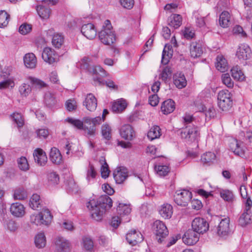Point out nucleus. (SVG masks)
<instances>
[{"label":"nucleus","instance_id":"nucleus-1","mask_svg":"<svg viewBox=\"0 0 252 252\" xmlns=\"http://www.w3.org/2000/svg\"><path fill=\"white\" fill-rule=\"evenodd\" d=\"M112 200L107 195H102L97 200L93 199L87 203L92 218L96 220H101L107 209L112 206Z\"/></svg>","mask_w":252,"mask_h":252},{"label":"nucleus","instance_id":"nucleus-2","mask_svg":"<svg viewBox=\"0 0 252 252\" xmlns=\"http://www.w3.org/2000/svg\"><path fill=\"white\" fill-rule=\"evenodd\" d=\"M53 220V216L47 208H43L38 213L32 214L30 217V221L36 225H44L48 226Z\"/></svg>","mask_w":252,"mask_h":252},{"label":"nucleus","instance_id":"nucleus-3","mask_svg":"<svg viewBox=\"0 0 252 252\" xmlns=\"http://www.w3.org/2000/svg\"><path fill=\"white\" fill-rule=\"evenodd\" d=\"M112 28L110 21L106 20L102 30L98 33L99 38L104 44L109 45L113 44L116 40L115 35Z\"/></svg>","mask_w":252,"mask_h":252},{"label":"nucleus","instance_id":"nucleus-4","mask_svg":"<svg viewBox=\"0 0 252 252\" xmlns=\"http://www.w3.org/2000/svg\"><path fill=\"white\" fill-rule=\"evenodd\" d=\"M218 106L222 111H226L232 106V99L230 93L227 90H221L218 94Z\"/></svg>","mask_w":252,"mask_h":252},{"label":"nucleus","instance_id":"nucleus-5","mask_svg":"<svg viewBox=\"0 0 252 252\" xmlns=\"http://www.w3.org/2000/svg\"><path fill=\"white\" fill-rule=\"evenodd\" d=\"M83 121L85 123V133L89 136H94L96 131L95 126L99 125L104 120L100 117L94 118L86 117L83 118Z\"/></svg>","mask_w":252,"mask_h":252},{"label":"nucleus","instance_id":"nucleus-6","mask_svg":"<svg viewBox=\"0 0 252 252\" xmlns=\"http://www.w3.org/2000/svg\"><path fill=\"white\" fill-rule=\"evenodd\" d=\"M192 193L188 190L181 189L176 190L174 195L175 202L178 205L186 206L191 200Z\"/></svg>","mask_w":252,"mask_h":252},{"label":"nucleus","instance_id":"nucleus-7","mask_svg":"<svg viewBox=\"0 0 252 252\" xmlns=\"http://www.w3.org/2000/svg\"><path fill=\"white\" fill-rule=\"evenodd\" d=\"M153 229L158 242L159 243H162L164 239L168 235V231L165 224L162 221L157 220L153 224Z\"/></svg>","mask_w":252,"mask_h":252},{"label":"nucleus","instance_id":"nucleus-8","mask_svg":"<svg viewBox=\"0 0 252 252\" xmlns=\"http://www.w3.org/2000/svg\"><path fill=\"white\" fill-rule=\"evenodd\" d=\"M231 233L230 219L228 217L222 219L217 228V234L220 237L225 238Z\"/></svg>","mask_w":252,"mask_h":252},{"label":"nucleus","instance_id":"nucleus-9","mask_svg":"<svg viewBox=\"0 0 252 252\" xmlns=\"http://www.w3.org/2000/svg\"><path fill=\"white\" fill-rule=\"evenodd\" d=\"M197 127L194 126H189L183 128L181 131V135L182 138L188 141H194L199 137Z\"/></svg>","mask_w":252,"mask_h":252},{"label":"nucleus","instance_id":"nucleus-10","mask_svg":"<svg viewBox=\"0 0 252 252\" xmlns=\"http://www.w3.org/2000/svg\"><path fill=\"white\" fill-rule=\"evenodd\" d=\"M192 229L195 232L200 233H203L209 229L208 223L203 219L200 218H195L191 224Z\"/></svg>","mask_w":252,"mask_h":252},{"label":"nucleus","instance_id":"nucleus-11","mask_svg":"<svg viewBox=\"0 0 252 252\" xmlns=\"http://www.w3.org/2000/svg\"><path fill=\"white\" fill-rule=\"evenodd\" d=\"M55 244L56 252H69L70 244L64 238L62 237H57Z\"/></svg>","mask_w":252,"mask_h":252},{"label":"nucleus","instance_id":"nucleus-12","mask_svg":"<svg viewBox=\"0 0 252 252\" xmlns=\"http://www.w3.org/2000/svg\"><path fill=\"white\" fill-rule=\"evenodd\" d=\"M199 235L194 230L189 229L184 234L182 239L183 242L187 245H193L199 240Z\"/></svg>","mask_w":252,"mask_h":252},{"label":"nucleus","instance_id":"nucleus-13","mask_svg":"<svg viewBox=\"0 0 252 252\" xmlns=\"http://www.w3.org/2000/svg\"><path fill=\"white\" fill-rule=\"evenodd\" d=\"M42 58L43 60L49 64L57 62L58 60V56L54 49L50 47H46L43 49Z\"/></svg>","mask_w":252,"mask_h":252},{"label":"nucleus","instance_id":"nucleus-14","mask_svg":"<svg viewBox=\"0 0 252 252\" xmlns=\"http://www.w3.org/2000/svg\"><path fill=\"white\" fill-rule=\"evenodd\" d=\"M126 240L130 245L135 246L138 243L141 242L143 238L140 232L136 230H133L126 234Z\"/></svg>","mask_w":252,"mask_h":252},{"label":"nucleus","instance_id":"nucleus-15","mask_svg":"<svg viewBox=\"0 0 252 252\" xmlns=\"http://www.w3.org/2000/svg\"><path fill=\"white\" fill-rule=\"evenodd\" d=\"M81 32L86 38L89 39L94 38L97 34L96 29L94 25L91 23L83 25L81 28Z\"/></svg>","mask_w":252,"mask_h":252},{"label":"nucleus","instance_id":"nucleus-16","mask_svg":"<svg viewBox=\"0 0 252 252\" xmlns=\"http://www.w3.org/2000/svg\"><path fill=\"white\" fill-rule=\"evenodd\" d=\"M83 105L90 111H94L97 107V100L94 95L90 93L87 95Z\"/></svg>","mask_w":252,"mask_h":252},{"label":"nucleus","instance_id":"nucleus-17","mask_svg":"<svg viewBox=\"0 0 252 252\" xmlns=\"http://www.w3.org/2000/svg\"><path fill=\"white\" fill-rule=\"evenodd\" d=\"M203 52L202 44L199 42H192L190 45V54L192 58H197Z\"/></svg>","mask_w":252,"mask_h":252},{"label":"nucleus","instance_id":"nucleus-18","mask_svg":"<svg viewBox=\"0 0 252 252\" xmlns=\"http://www.w3.org/2000/svg\"><path fill=\"white\" fill-rule=\"evenodd\" d=\"M113 176L117 184H121L128 177V172L126 168L119 167L114 172Z\"/></svg>","mask_w":252,"mask_h":252},{"label":"nucleus","instance_id":"nucleus-19","mask_svg":"<svg viewBox=\"0 0 252 252\" xmlns=\"http://www.w3.org/2000/svg\"><path fill=\"white\" fill-rule=\"evenodd\" d=\"M121 137L127 140H131L134 136V131L129 125L123 126L120 130Z\"/></svg>","mask_w":252,"mask_h":252},{"label":"nucleus","instance_id":"nucleus-20","mask_svg":"<svg viewBox=\"0 0 252 252\" xmlns=\"http://www.w3.org/2000/svg\"><path fill=\"white\" fill-rule=\"evenodd\" d=\"M44 102L47 107L52 108L57 106L58 100L55 94L50 92H47L44 95Z\"/></svg>","mask_w":252,"mask_h":252},{"label":"nucleus","instance_id":"nucleus-21","mask_svg":"<svg viewBox=\"0 0 252 252\" xmlns=\"http://www.w3.org/2000/svg\"><path fill=\"white\" fill-rule=\"evenodd\" d=\"M251 53V49L249 46L245 44H241L236 52V56L240 60H247Z\"/></svg>","mask_w":252,"mask_h":252},{"label":"nucleus","instance_id":"nucleus-22","mask_svg":"<svg viewBox=\"0 0 252 252\" xmlns=\"http://www.w3.org/2000/svg\"><path fill=\"white\" fill-rule=\"evenodd\" d=\"M34 160L41 166L44 165L47 161L46 153L41 149L34 150L33 154Z\"/></svg>","mask_w":252,"mask_h":252},{"label":"nucleus","instance_id":"nucleus-23","mask_svg":"<svg viewBox=\"0 0 252 252\" xmlns=\"http://www.w3.org/2000/svg\"><path fill=\"white\" fill-rule=\"evenodd\" d=\"M230 147L233 153L240 157L244 156L246 148L243 146L242 143H239L236 140H234L233 142L230 143Z\"/></svg>","mask_w":252,"mask_h":252},{"label":"nucleus","instance_id":"nucleus-24","mask_svg":"<svg viewBox=\"0 0 252 252\" xmlns=\"http://www.w3.org/2000/svg\"><path fill=\"white\" fill-rule=\"evenodd\" d=\"M23 60L24 64L27 68L32 69L36 66L37 59L35 55L32 53L26 54Z\"/></svg>","mask_w":252,"mask_h":252},{"label":"nucleus","instance_id":"nucleus-25","mask_svg":"<svg viewBox=\"0 0 252 252\" xmlns=\"http://www.w3.org/2000/svg\"><path fill=\"white\" fill-rule=\"evenodd\" d=\"M10 212L16 217H22L25 213V207L20 203H13L10 207Z\"/></svg>","mask_w":252,"mask_h":252},{"label":"nucleus","instance_id":"nucleus-26","mask_svg":"<svg viewBox=\"0 0 252 252\" xmlns=\"http://www.w3.org/2000/svg\"><path fill=\"white\" fill-rule=\"evenodd\" d=\"M232 23L231 17L230 13L226 11L221 12L220 15L219 24L223 28L228 27Z\"/></svg>","mask_w":252,"mask_h":252},{"label":"nucleus","instance_id":"nucleus-27","mask_svg":"<svg viewBox=\"0 0 252 252\" xmlns=\"http://www.w3.org/2000/svg\"><path fill=\"white\" fill-rule=\"evenodd\" d=\"M175 108L174 101L171 99H169L162 102L161 111L164 114L167 115L173 112Z\"/></svg>","mask_w":252,"mask_h":252},{"label":"nucleus","instance_id":"nucleus-28","mask_svg":"<svg viewBox=\"0 0 252 252\" xmlns=\"http://www.w3.org/2000/svg\"><path fill=\"white\" fill-rule=\"evenodd\" d=\"M216 68L220 72H224L227 71L228 65L226 59L222 55H219L216 58Z\"/></svg>","mask_w":252,"mask_h":252},{"label":"nucleus","instance_id":"nucleus-29","mask_svg":"<svg viewBox=\"0 0 252 252\" xmlns=\"http://www.w3.org/2000/svg\"><path fill=\"white\" fill-rule=\"evenodd\" d=\"M49 158L51 161L55 164H59L62 161V156L60 151L55 147L51 149Z\"/></svg>","mask_w":252,"mask_h":252},{"label":"nucleus","instance_id":"nucleus-30","mask_svg":"<svg viewBox=\"0 0 252 252\" xmlns=\"http://www.w3.org/2000/svg\"><path fill=\"white\" fill-rule=\"evenodd\" d=\"M159 212L161 216L164 219H169L173 214L172 206L168 204H163L160 207Z\"/></svg>","mask_w":252,"mask_h":252},{"label":"nucleus","instance_id":"nucleus-31","mask_svg":"<svg viewBox=\"0 0 252 252\" xmlns=\"http://www.w3.org/2000/svg\"><path fill=\"white\" fill-rule=\"evenodd\" d=\"M182 18L179 14H172L168 19V25L174 29L178 28L181 25Z\"/></svg>","mask_w":252,"mask_h":252},{"label":"nucleus","instance_id":"nucleus-32","mask_svg":"<svg viewBox=\"0 0 252 252\" xmlns=\"http://www.w3.org/2000/svg\"><path fill=\"white\" fill-rule=\"evenodd\" d=\"M175 85L179 89H182L187 85V81L183 74L176 73L173 76Z\"/></svg>","mask_w":252,"mask_h":252},{"label":"nucleus","instance_id":"nucleus-33","mask_svg":"<svg viewBox=\"0 0 252 252\" xmlns=\"http://www.w3.org/2000/svg\"><path fill=\"white\" fill-rule=\"evenodd\" d=\"M42 200L40 196L36 193L33 194L30 198L29 205L33 210H37L42 206Z\"/></svg>","mask_w":252,"mask_h":252},{"label":"nucleus","instance_id":"nucleus-34","mask_svg":"<svg viewBox=\"0 0 252 252\" xmlns=\"http://www.w3.org/2000/svg\"><path fill=\"white\" fill-rule=\"evenodd\" d=\"M34 244L38 249L44 248L46 246V240L43 232H39L34 237Z\"/></svg>","mask_w":252,"mask_h":252},{"label":"nucleus","instance_id":"nucleus-35","mask_svg":"<svg viewBox=\"0 0 252 252\" xmlns=\"http://www.w3.org/2000/svg\"><path fill=\"white\" fill-rule=\"evenodd\" d=\"M97 176V172L94 166L89 164V167L86 170V179L88 183L93 182Z\"/></svg>","mask_w":252,"mask_h":252},{"label":"nucleus","instance_id":"nucleus-36","mask_svg":"<svg viewBox=\"0 0 252 252\" xmlns=\"http://www.w3.org/2000/svg\"><path fill=\"white\" fill-rule=\"evenodd\" d=\"M32 87L27 83H22L19 87V92L22 97H27L32 93Z\"/></svg>","mask_w":252,"mask_h":252},{"label":"nucleus","instance_id":"nucleus-37","mask_svg":"<svg viewBox=\"0 0 252 252\" xmlns=\"http://www.w3.org/2000/svg\"><path fill=\"white\" fill-rule=\"evenodd\" d=\"M161 135V129L158 126H152L148 132L147 136L151 140L158 138Z\"/></svg>","mask_w":252,"mask_h":252},{"label":"nucleus","instance_id":"nucleus-38","mask_svg":"<svg viewBox=\"0 0 252 252\" xmlns=\"http://www.w3.org/2000/svg\"><path fill=\"white\" fill-rule=\"evenodd\" d=\"M251 211L245 210L239 220V223L242 226H245L252 221V216L250 215Z\"/></svg>","mask_w":252,"mask_h":252},{"label":"nucleus","instance_id":"nucleus-39","mask_svg":"<svg viewBox=\"0 0 252 252\" xmlns=\"http://www.w3.org/2000/svg\"><path fill=\"white\" fill-rule=\"evenodd\" d=\"M126 107V103L125 100L121 99L115 102L112 107L113 112L119 113L122 112Z\"/></svg>","mask_w":252,"mask_h":252},{"label":"nucleus","instance_id":"nucleus-40","mask_svg":"<svg viewBox=\"0 0 252 252\" xmlns=\"http://www.w3.org/2000/svg\"><path fill=\"white\" fill-rule=\"evenodd\" d=\"M36 10L39 16L43 19H47L50 16L51 10L47 7L39 5L37 6Z\"/></svg>","mask_w":252,"mask_h":252},{"label":"nucleus","instance_id":"nucleus-41","mask_svg":"<svg viewBox=\"0 0 252 252\" xmlns=\"http://www.w3.org/2000/svg\"><path fill=\"white\" fill-rule=\"evenodd\" d=\"M131 209L129 205L119 203L117 208L118 214L122 217L124 215H128L131 212Z\"/></svg>","mask_w":252,"mask_h":252},{"label":"nucleus","instance_id":"nucleus-42","mask_svg":"<svg viewBox=\"0 0 252 252\" xmlns=\"http://www.w3.org/2000/svg\"><path fill=\"white\" fill-rule=\"evenodd\" d=\"M231 75L234 79L238 81H243L244 80L245 76L239 66L237 65L234 66L231 69Z\"/></svg>","mask_w":252,"mask_h":252},{"label":"nucleus","instance_id":"nucleus-43","mask_svg":"<svg viewBox=\"0 0 252 252\" xmlns=\"http://www.w3.org/2000/svg\"><path fill=\"white\" fill-rule=\"evenodd\" d=\"M52 43L53 45L57 48H60L64 43V37L61 33H55L53 35Z\"/></svg>","mask_w":252,"mask_h":252},{"label":"nucleus","instance_id":"nucleus-44","mask_svg":"<svg viewBox=\"0 0 252 252\" xmlns=\"http://www.w3.org/2000/svg\"><path fill=\"white\" fill-rule=\"evenodd\" d=\"M32 86L36 88L41 89L47 87V85L42 80L35 77L29 76L27 78Z\"/></svg>","mask_w":252,"mask_h":252},{"label":"nucleus","instance_id":"nucleus-45","mask_svg":"<svg viewBox=\"0 0 252 252\" xmlns=\"http://www.w3.org/2000/svg\"><path fill=\"white\" fill-rule=\"evenodd\" d=\"M10 117L12 121L17 125L18 127L20 128L23 126L24 120L21 113L14 112L10 115Z\"/></svg>","mask_w":252,"mask_h":252},{"label":"nucleus","instance_id":"nucleus-46","mask_svg":"<svg viewBox=\"0 0 252 252\" xmlns=\"http://www.w3.org/2000/svg\"><path fill=\"white\" fill-rule=\"evenodd\" d=\"M215 158L216 155L214 153L207 152L201 156V160L204 164H210L215 160Z\"/></svg>","mask_w":252,"mask_h":252},{"label":"nucleus","instance_id":"nucleus-47","mask_svg":"<svg viewBox=\"0 0 252 252\" xmlns=\"http://www.w3.org/2000/svg\"><path fill=\"white\" fill-rule=\"evenodd\" d=\"M10 19V15L4 10L0 11V28L7 26Z\"/></svg>","mask_w":252,"mask_h":252},{"label":"nucleus","instance_id":"nucleus-48","mask_svg":"<svg viewBox=\"0 0 252 252\" xmlns=\"http://www.w3.org/2000/svg\"><path fill=\"white\" fill-rule=\"evenodd\" d=\"M100 161L101 162V163L102 164L100 169L101 177L103 178H106L108 177L110 173L108 165L103 157L101 158Z\"/></svg>","mask_w":252,"mask_h":252},{"label":"nucleus","instance_id":"nucleus-49","mask_svg":"<svg viewBox=\"0 0 252 252\" xmlns=\"http://www.w3.org/2000/svg\"><path fill=\"white\" fill-rule=\"evenodd\" d=\"M172 56V51L169 50V46H165L162 52V56L161 63L164 64H166L169 61L170 58Z\"/></svg>","mask_w":252,"mask_h":252},{"label":"nucleus","instance_id":"nucleus-50","mask_svg":"<svg viewBox=\"0 0 252 252\" xmlns=\"http://www.w3.org/2000/svg\"><path fill=\"white\" fill-rule=\"evenodd\" d=\"M82 246L84 249L92 252L94 249V242L89 237H84L82 239Z\"/></svg>","mask_w":252,"mask_h":252},{"label":"nucleus","instance_id":"nucleus-51","mask_svg":"<svg viewBox=\"0 0 252 252\" xmlns=\"http://www.w3.org/2000/svg\"><path fill=\"white\" fill-rule=\"evenodd\" d=\"M15 86L13 79L8 78L0 82V89H12Z\"/></svg>","mask_w":252,"mask_h":252},{"label":"nucleus","instance_id":"nucleus-52","mask_svg":"<svg viewBox=\"0 0 252 252\" xmlns=\"http://www.w3.org/2000/svg\"><path fill=\"white\" fill-rule=\"evenodd\" d=\"M65 121L77 128L79 129H83L85 131V123H84L83 120V121H81L79 120L67 118L65 120Z\"/></svg>","mask_w":252,"mask_h":252},{"label":"nucleus","instance_id":"nucleus-53","mask_svg":"<svg viewBox=\"0 0 252 252\" xmlns=\"http://www.w3.org/2000/svg\"><path fill=\"white\" fill-rule=\"evenodd\" d=\"M172 73V71L171 68L168 66H166L162 70L159 75L160 78H161L162 81L166 82L171 77Z\"/></svg>","mask_w":252,"mask_h":252},{"label":"nucleus","instance_id":"nucleus-54","mask_svg":"<svg viewBox=\"0 0 252 252\" xmlns=\"http://www.w3.org/2000/svg\"><path fill=\"white\" fill-rule=\"evenodd\" d=\"M155 169L157 173L160 176H165L169 172V167L166 165H156Z\"/></svg>","mask_w":252,"mask_h":252},{"label":"nucleus","instance_id":"nucleus-55","mask_svg":"<svg viewBox=\"0 0 252 252\" xmlns=\"http://www.w3.org/2000/svg\"><path fill=\"white\" fill-rule=\"evenodd\" d=\"M13 196L15 199L23 200L27 198V194L24 189L19 188L15 190Z\"/></svg>","mask_w":252,"mask_h":252},{"label":"nucleus","instance_id":"nucleus-56","mask_svg":"<svg viewBox=\"0 0 252 252\" xmlns=\"http://www.w3.org/2000/svg\"><path fill=\"white\" fill-rule=\"evenodd\" d=\"M101 133L103 137L107 140L111 138V128L107 124H104L101 126Z\"/></svg>","mask_w":252,"mask_h":252},{"label":"nucleus","instance_id":"nucleus-57","mask_svg":"<svg viewBox=\"0 0 252 252\" xmlns=\"http://www.w3.org/2000/svg\"><path fill=\"white\" fill-rule=\"evenodd\" d=\"M222 83L228 88H231L233 87L234 83L232 81L228 73L223 74L221 76Z\"/></svg>","mask_w":252,"mask_h":252},{"label":"nucleus","instance_id":"nucleus-58","mask_svg":"<svg viewBox=\"0 0 252 252\" xmlns=\"http://www.w3.org/2000/svg\"><path fill=\"white\" fill-rule=\"evenodd\" d=\"M89 70L90 72H92L94 74H98L102 77L106 76V71L99 65H96L93 67H91Z\"/></svg>","mask_w":252,"mask_h":252},{"label":"nucleus","instance_id":"nucleus-59","mask_svg":"<svg viewBox=\"0 0 252 252\" xmlns=\"http://www.w3.org/2000/svg\"><path fill=\"white\" fill-rule=\"evenodd\" d=\"M18 165L19 168L23 171H27L29 169V165L25 157H21L18 159Z\"/></svg>","mask_w":252,"mask_h":252},{"label":"nucleus","instance_id":"nucleus-60","mask_svg":"<svg viewBox=\"0 0 252 252\" xmlns=\"http://www.w3.org/2000/svg\"><path fill=\"white\" fill-rule=\"evenodd\" d=\"M220 196L225 201L228 202H231L233 199V194L232 192L228 190H223L220 193Z\"/></svg>","mask_w":252,"mask_h":252},{"label":"nucleus","instance_id":"nucleus-61","mask_svg":"<svg viewBox=\"0 0 252 252\" xmlns=\"http://www.w3.org/2000/svg\"><path fill=\"white\" fill-rule=\"evenodd\" d=\"M32 29V26L30 24L24 23L21 25L19 29V32L23 35L30 33Z\"/></svg>","mask_w":252,"mask_h":252},{"label":"nucleus","instance_id":"nucleus-62","mask_svg":"<svg viewBox=\"0 0 252 252\" xmlns=\"http://www.w3.org/2000/svg\"><path fill=\"white\" fill-rule=\"evenodd\" d=\"M48 180L51 185H56L59 182V176L56 173L52 172L48 174Z\"/></svg>","mask_w":252,"mask_h":252},{"label":"nucleus","instance_id":"nucleus-63","mask_svg":"<svg viewBox=\"0 0 252 252\" xmlns=\"http://www.w3.org/2000/svg\"><path fill=\"white\" fill-rule=\"evenodd\" d=\"M183 33L184 37L188 39H190L194 36V31L191 28H186L183 32Z\"/></svg>","mask_w":252,"mask_h":252},{"label":"nucleus","instance_id":"nucleus-64","mask_svg":"<svg viewBox=\"0 0 252 252\" xmlns=\"http://www.w3.org/2000/svg\"><path fill=\"white\" fill-rule=\"evenodd\" d=\"M65 107L69 111H72L76 109V103L74 100L69 99L65 102Z\"/></svg>","mask_w":252,"mask_h":252}]
</instances>
